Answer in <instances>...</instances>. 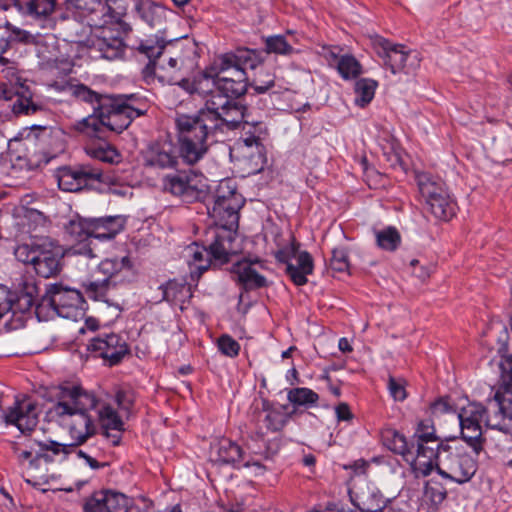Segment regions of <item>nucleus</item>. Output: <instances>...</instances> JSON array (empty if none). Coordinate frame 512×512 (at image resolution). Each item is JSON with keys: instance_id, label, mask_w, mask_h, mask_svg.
<instances>
[{"instance_id": "obj_39", "label": "nucleus", "mask_w": 512, "mask_h": 512, "mask_svg": "<svg viewBox=\"0 0 512 512\" xmlns=\"http://www.w3.org/2000/svg\"><path fill=\"white\" fill-rule=\"evenodd\" d=\"M447 496L446 488L438 481L429 480L426 482L423 493V501L436 510Z\"/></svg>"}, {"instance_id": "obj_12", "label": "nucleus", "mask_w": 512, "mask_h": 512, "mask_svg": "<svg viewBox=\"0 0 512 512\" xmlns=\"http://www.w3.org/2000/svg\"><path fill=\"white\" fill-rule=\"evenodd\" d=\"M84 298L77 289L53 284L36 304V315L40 320H48L57 315L66 319H77L84 310Z\"/></svg>"}, {"instance_id": "obj_57", "label": "nucleus", "mask_w": 512, "mask_h": 512, "mask_svg": "<svg viewBox=\"0 0 512 512\" xmlns=\"http://www.w3.org/2000/svg\"><path fill=\"white\" fill-rule=\"evenodd\" d=\"M338 348L343 353H350L353 350L349 340L345 337L339 339Z\"/></svg>"}, {"instance_id": "obj_13", "label": "nucleus", "mask_w": 512, "mask_h": 512, "mask_svg": "<svg viewBox=\"0 0 512 512\" xmlns=\"http://www.w3.org/2000/svg\"><path fill=\"white\" fill-rule=\"evenodd\" d=\"M417 184L421 197L435 218L447 221L455 215L456 203L442 181L428 173H419Z\"/></svg>"}, {"instance_id": "obj_40", "label": "nucleus", "mask_w": 512, "mask_h": 512, "mask_svg": "<svg viewBox=\"0 0 512 512\" xmlns=\"http://www.w3.org/2000/svg\"><path fill=\"white\" fill-rule=\"evenodd\" d=\"M287 400L294 406L312 407L319 400V395L312 389L297 387L288 390Z\"/></svg>"}, {"instance_id": "obj_32", "label": "nucleus", "mask_w": 512, "mask_h": 512, "mask_svg": "<svg viewBox=\"0 0 512 512\" xmlns=\"http://www.w3.org/2000/svg\"><path fill=\"white\" fill-rule=\"evenodd\" d=\"M243 449L227 438L217 440L211 445L210 459L220 464H229L239 468L244 458Z\"/></svg>"}, {"instance_id": "obj_37", "label": "nucleus", "mask_w": 512, "mask_h": 512, "mask_svg": "<svg viewBox=\"0 0 512 512\" xmlns=\"http://www.w3.org/2000/svg\"><path fill=\"white\" fill-rule=\"evenodd\" d=\"M64 229L72 240L82 242L91 237L90 218L81 217L79 214L71 215L64 224Z\"/></svg>"}, {"instance_id": "obj_48", "label": "nucleus", "mask_w": 512, "mask_h": 512, "mask_svg": "<svg viewBox=\"0 0 512 512\" xmlns=\"http://www.w3.org/2000/svg\"><path fill=\"white\" fill-rule=\"evenodd\" d=\"M405 380L402 378H395L390 376L388 379V390L391 397L395 401H404L407 398V392L405 389Z\"/></svg>"}, {"instance_id": "obj_29", "label": "nucleus", "mask_w": 512, "mask_h": 512, "mask_svg": "<svg viewBox=\"0 0 512 512\" xmlns=\"http://www.w3.org/2000/svg\"><path fill=\"white\" fill-rule=\"evenodd\" d=\"M105 130L110 131L105 125H101L97 135H86L90 139L86 143L84 150L93 159L110 164L118 163L120 161V154L115 147L105 140Z\"/></svg>"}, {"instance_id": "obj_6", "label": "nucleus", "mask_w": 512, "mask_h": 512, "mask_svg": "<svg viewBox=\"0 0 512 512\" xmlns=\"http://www.w3.org/2000/svg\"><path fill=\"white\" fill-rule=\"evenodd\" d=\"M71 94L93 108L91 115L74 124V129L84 135H97L101 125L121 133L148 110L147 99L139 94L103 95L84 84L72 86Z\"/></svg>"}, {"instance_id": "obj_4", "label": "nucleus", "mask_w": 512, "mask_h": 512, "mask_svg": "<svg viewBox=\"0 0 512 512\" xmlns=\"http://www.w3.org/2000/svg\"><path fill=\"white\" fill-rule=\"evenodd\" d=\"M75 11L63 22L65 39L89 50L92 58L116 60L124 56L125 44L108 23L116 18L102 0H72Z\"/></svg>"}, {"instance_id": "obj_27", "label": "nucleus", "mask_w": 512, "mask_h": 512, "mask_svg": "<svg viewBox=\"0 0 512 512\" xmlns=\"http://www.w3.org/2000/svg\"><path fill=\"white\" fill-rule=\"evenodd\" d=\"M255 265L263 267V262L259 258L242 259L232 265L231 273L246 291L268 286L267 279L257 271Z\"/></svg>"}, {"instance_id": "obj_54", "label": "nucleus", "mask_w": 512, "mask_h": 512, "mask_svg": "<svg viewBox=\"0 0 512 512\" xmlns=\"http://www.w3.org/2000/svg\"><path fill=\"white\" fill-rule=\"evenodd\" d=\"M336 417L339 421H348L352 419V413L346 403H340L335 408Z\"/></svg>"}, {"instance_id": "obj_43", "label": "nucleus", "mask_w": 512, "mask_h": 512, "mask_svg": "<svg viewBox=\"0 0 512 512\" xmlns=\"http://www.w3.org/2000/svg\"><path fill=\"white\" fill-rule=\"evenodd\" d=\"M255 70L257 71L250 85L258 95L265 94L275 86V76L265 70L262 63Z\"/></svg>"}, {"instance_id": "obj_21", "label": "nucleus", "mask_w": 512, "mask_h": 512, "mask_svg": "<svg viewBox=\"0 0 512 512\" xmlns=\"http://www.w3.org/2000/svg\"><path fill=\"white\" fill-rule=\"evenodd\" d=\"M178 147L171 140H160L151 143L143 152L144 165L158 169H173L178 164V159L183 157Z\"/></svg>"}, {"instance_id": "obj_23", "label": "nucleus", "mask_w": 512, "mask_h": 512, "mask_svg": "<svg viewBox=\"0 0 512 512\" xmlns=\"http://www.w3.org/2000/svg\"><path fill=\"white\" fill-rule=\"evenodd\" d=\"M192 69V63H187L181 54L172 55L166 51L159 59V82L162 84L186 87V76Z\"/></svg>"}, {"instance_id": "obj_26", "label": "nucleus", "mask_w": 512, "mask_h": 512, "mask_svg": "<svg viewBox=\"0 0 512 512\" xmlns=\"http://www.w3.org/2000/svg\"><path fill=\"white\" fill-rule=\"evenodd\" d=\"M128 506V498L119 492L101 490L86 499L84 512H122Z\"/></svg>"}, {"instance_id": "obj_38", "label": "nucleus", "mask_w": 512, "mask_h": 512, "mask_svg": "<svg viewBox=\"0 0 512 512\" xmlns=\"http://www.w3.org/2000/svg\"><path fill=\"white\" fill-rule=\"evenodd\" d=\"M264 43L265 50L261 51L263 58L264 52L267 54H276L281 56H290L297 52L292 43L287 40L285 35L268 36L265 38Z\"/></svg>"}, {"instance_id": "obj_35", "label": "nucleus", "mask_w": 512, "mask_h": 512, "mask_svg": "<svg viewBox=\"0 0 512 512\" xmlns=\"http://www.w3.org/2000/svg\"><path fill=\"white\" fill-rule=\"evenodd\" d=\"M16 8L22 14L35 19H46L55 8L54 0H17Z\"/></svg>"}, {"instance_id": "obj_45", "label": "nucleus", "mask_w": 512, "mask_h": 512, "mask_svg": "<svg viewBox=\"0 0 512 512\" xmlns=\"http://www.w3.org/2000/svg\"><path fill=\"white\" fill-rule=\"evenodd\" d=\"M376 240L378 246L382 249L387 251H394L399 246L401 237L395 228L388 227L382 231L377 232Z\"/></svg>"}, {"instance_id": "obj_7", "label": "nucleus", "mask_w": 512, "mask_h": 512, "mask_svg": "<svg viewBox=\"0 0 512 512\" xmlns=\"http://www.w3.org/2000/svg\"><path fill=\"white\" fill-rule=\"evenodd\" d=\"M383 441L389 450L401 455L411 465L417 476H428L436 468L440 449L446 444L439 440L435 428L426 421L419 423L410 439L390 430L383 436Z\"/></svg>"}, {"instance_id": "obj_51", "label": "nucleus", "mask_w": 512, "mask_h": 512, "mask_svg": "<svg viewBox=\"0 0 512 512\" xmlns=\"http://www.w3.org/2000/svg\"><path fill=\"white\" fill-rule=\"evenodd\" d=\"M142 77L147 84L159 81V60H150L142 69Z\"/></svg>"}, {"instance_id": "obj_10", "label": "nucleus", "mask_w": 512, "mask_h": 512, "mask_svg": "<svg viewBox=\"0 0 512 512\" xmlns=\"http://www.w3.org/2000/svg\"><path fill=\"white\" fill-rule=\"evenodd\" d=\"M221 55L232 56L234 63L225 74L218 76V94L226 99H237L245 94L248 87L246 69L254 70L263 63L262 52L249 48H237Z\"/></svg>"}, {"instance_id": "obj_19", "label": "nucleus", "mask_w": 512, "mask_h": 512, "mask_svg": "<svg viewBox=\"0 0 512 512\" xmlns=\"http://www.w3.org/2000/svg\"><path fill=\"white\" fill-rule=\"evenodd\" d=\"M131 267L130 259L127 256L121 258H108L101 261L98 265V271L102 273L105 278L101 281H91L86 285V292L88 296L96 301H103L108 305H114L111 302L110 296V278L122 271L124 268Z\"/></svg>"}, {"instance_id": "obj_36", "label": "nucleus", "mask_w": 512, "mask_h": 512, "mask_svg": "<svg viewBox=\"0 0 512 512\" xmlns=\"http://www.w3.org/2000/svg\"><path fill=\"white\" fill-rule=\"evenodd\" d=\"M288 421V415L280 408L269 407L268 403H264L263 412L259 415L258 428L260 431L276 432L281 430Z\"/></svg>"}, {"instance_id": "obj_11", "label": "nucleus", "mask_w": 512, "mask_h": 512, "mask_svg": "<svg viewBox=\"0 0 512 512\" xmlns=\"http://www.w3.org/2000/svg\"><path fill=\"white\" fill-rule=\"evenodd\" d=\"M478 455L474 454L467 443L447 442L440 449L439 462H436L437 472L446 479L464 484L471 480L478 469Z\"/></svg>"}, {"instance_id": "obj_33", "label": "nucleus", "mask_w": 512, "mask_h": 512, "mask_svg": "<svg viewBox=\"0 0 512 512\" xmlns=\"http://www.w3.org/2000/svg\"><path fill=\"white\" fill-rule=\"evenodd\" d=\"M294 261L286 266V274L295 285L303 286L308 281L307 276L313 273V259L307 251H302Z\"/></svg>"}, {"instance_id": "obj_34", "label": "nucleus", "mask_w": 512, "mask_h": 512, "mask_svg": "<svg viewBox=\"0 0 512 512\" xmlns=\"http://www.w3.org/2000/svg\"><path fill=\"white\" fill-rule=\"evenodd\" d=\"M329 60L335 63L338 73L344 80L355 79L363 73L362 65L351 54L338 55L331 50Z\"/></svg>"}, {"instance_id": "obj_63", "label": "nucleus", "mask_w": 512, "mask_h": 512, "mask_svg": "<svg viewBox=\"0 0 512 512\" xmlns=\"http://www.w3.org/2000/svg\"><path fill=\"white\" fill-rule=\"evenodd\" d=\"M79 253H82V251H78ZM83 254L87 255L90 258L94 257L93 251L91 248H84Z\"/></svg>"}, {"instance_id": "obj_25", "label": "nucleus", "mask_w": 512, "mask_h": 512, "mask_svg": "<svg viewBox=\"0 0 512 512\" xmlns=\"http://www.w3.org/2000/svg\"><path fill=\"white\" fill-rule=\"evenodd\" d=\"M96 397L92 392H90ZM96 399L95 408L90 411L91 417L94 419L97 428V420L104 429L105 436L111 439L113 445H118L121 440V432L123 430V422L118 413L107 404H100Z\"/></svg>"}, {"instance_id": "obj_58", "label": "nucleus", "mask_w": 512, "mask_h": 512, "mask_svg": "<svg viewBox=\"0 0 512 512\" xmlns=\"http://www.w3.org/2000/svg\"><path fill=\"white\" fill-rule=\"evenodd\" d=\"M17 0H0V9L6 11L11 7H16Z\"/></svg>"}, {"instance_id": "obj_2", "label": "nucleus", "mask_w": 512, "mask_h": 512, "mask_svg": "<svg viewBox=\"0 0 512 512\" xmlns=\"http://www.w3.org/2000/svg\"><path fill=\"white\" fill-rule=\"evenodd\" d=\"M244 202L232 179L219 182L212 205H207L208 215L213 220L205 235L207 246L194 242L183 251L192 280H198L213 261L224 264L229 261L230 255L237 252L234 241L239 226V210Z\"/></svg>"}, {"instance_id": "obj_50", "label": "nucleus", "mask_w": 512, "mask_h": 512, "mask_svg": "<svg viewBox=\"0 0 512 512\" xmlns=\"http://www.w3.org/2000/svg\"><path fill=\"white\" fill-rule=\"evenodd\" d=\"M115 401L120 410L130 413L134 404V395L130 390H118L115 394Z\"/></svg>"}, {"instance_id": "obj_53", "label": "nucleus", "mask_w": 512, "mask_h": 512, "mask_svg": "<svg viewBox=\"0 0 512 512\" xmlns=\"http://www.w3.org/2000/svg\"><path fill=\"white\" fill-rule=\"evenodd\" d=\"M241 466L252 469V472L254 473L255 476L262 475L266 471V467L260 462V460L256 459L246 460V458L244 457L243 462H241L240 464V467Z\"/></svg>"}, {"instance_id": "obj_15", "label": "nucleus", "mask_w": 512, "mask_h": 512, "mask_svg": "<svg viewBox=\"0 0 512 512\" xmlns=\"http://www.w3.org/2000/svg\"><path fill=\"white\" fill-rule=\"evenodd\" d=\"M377 55L383 59L384 65L390 69L393 74L414 72L421 62L419 52L407 50L401 44H394L389 40L380 38L376 41Z\"/></svg>"}, {"instance_id": "obj_46", "label": "nucleus", "mask_w": 512, "mask_h": 512, "mask_svg": "<svg viewBox=\"0 0 512 512\" xmlns=\"http://www.w3.org/2000/svg\"><path fill=\"white\" fill-rule=\"evenodd\" d=\"M219 351L228 357H236L240 351L239 343L230 335L224 334L217 341Z\"/></svg>"}, {"instance_id": "obj_52", "label": "nucleus", "mask_w": 512, "mask_h": 512, "mask_svg": "<svg viewBox=\"0 0 512 512\" xmlns=\"http://www.w3.org/2000/svg\"><path fill=\"white\" fill-rule=\"evenodd\" d=\"M430 409L432 414L436 416L454 412V408L448 398H439L431 404Z\"/></svg>"}, {"instance_id": "obj_44", "label": "nucleus", "mask_w": 512, "mask_h": 512, "mask_svg": "<svg viewBox=\"0 0 512 512\" xmlns=\"http://www.w3.org/2000/svg\"><path fill=\"white\" fill-rule=\"evenodd\" d=\"M162 289L163 300L183 302L191 297L190 287L177 281H169Z\"/></svg>"}, {"instance_id": "obj_14", "label": "nucleus", "mask_w": 512, "mask_h": 512, "mask_svg": "<svg viewBox=\"0 0 512 512\" xmlns=\"http://www.w3.org/2000/svg\"><path fill=\"white\" fill-rule=\"evenodd\" d=\"M163 191L184 202H194L205 198L207 185L202 174L192 171L169 173L162 179Z\"/></svg>"}, {"instance_id": "obj_18", "label": "nucleus", "mask_w": 512, "mask_h": 512, "mask_svg": "<svg viewBox=\"0 0 512 512\" xmlns=\"http://www.w3.org/2000/svg\"><path fill=\"white\" fill-rule=\"evenodd\" d=\"M348 492L351 503L360 512H383L390 502L380 489L366 478L357 480Z\"/></svg>"}, {"instance_id": "obj_22", "label": "nucleus", "mask_w": 512, "mask_h": 512, "mask_svg": "<svg viewBox=\"0 0 512 512\" xmlns=\"http://www.w3.org/2000/svg\"><path fill=\"white\" fill-rule=\"evenodd\" d=\"M88 350L115 365L128 353V346L116 333H100L89 341Z\"/></svg>"}, {"instance_id": "obj_59", "label": "nucleus", "mask_w": 512, "mask_h": 512, "mask_svg": "<svg viewBox=\"0 0 512 512\" xmlns=\"http://www.w3.org/2000/svg\"><path fill=\"white\" fill-rule=\"evenodd\" d=\"M315 462H316L315 457L311 454L306 455L303 458V463L305 466H313L315 464Z\"/></svg>"}, {"instance_id": "obj_55", "label": "nucleus", "mask_w": 512, "mask_h": 512, "mask_svg": "<svg viewBox=\"0 0 512 512\" xmlns=\"http://www.w3.org/2000/svg\"><path fill=\"white\" fill-rule=\"evenodd\" d=\"M77 455L79 458H82L90 468H92L94 470L99 469L105 465V464L99 463L95 458L91 457L89 454H87L83 450H77Z\"/></svg>"}, {"instance_id": "obj_5", "label": "nucleus", "mask_w": 512, "mask_h": 512, "mask_svg": "<svg viewBox=\"0 0 512 512\" xmlns=\"http://www.w3.org/2000/svg\"><path fill=\"white\" fill-rule=\"evenodd\" d=\"M500 376L493 398L486 405L472 402L458 413L463 440L480 454L483 449L482 427L512 435V358L507 357L499 363Z\"/></svg>"}, {"instance_id": "obj_17", "label": "nucleus", "mask_w": 512, "mask_h": 512, "mask_svg": "<svg viewBox=\"0 0 512 512\" xmlns=\"http://www.w3.org/2000/svg\"><path fill=\"white\" fill-rule=\"evenodd\" d=\"M234 58L227 55H218L203 71L198 73L192 82L188 81L186 87H183L190 93H197L201 96L218 94V76L225 74V71L232 67Z\"/></svg>"}, {"instance_id": "obj_41", "label": "nucleus", "mask_w": 512, "mask_h": 512, "mask_svg": "<svg viewBox=\"0 0 512 512\" xmlns=\"http://www.w3.org/2000/svg\"><path fill=\"white\" fill-rule=\"evenodd\" d=\"M377 82L372 79L363 78L355 84V104L359 107H365L369 104L375 95Z\"/></svg>"}, {"instance_id": "obj_30", "label": "nucleus", "mask_w": 512, "mask_h": 512, "mask_svg": "<svg viewBox=\"0 0 512 512\" xmlns=\"http://www.w3.org/2000/svg\"><path fill=\"white\" fill-rule=\"evenodd\" d=\"M242 126V134L236 142V148L241 152L250 149V155H262V140L267 134V128L262 121H244Z\"/></svg>"}, {"instance_id": "obj_28", "label": "nucleus", "mask_w": 512, "mask_h": 512, "mask_svg": "<svg viewBox=\"0 0 512 512\" xmlns=\"http://www.w3.org/2000/svg\"><path fill=\"white\" fill-rule=\"evenodd\" d=\"M135 19L150 28H159L166 21V7L153 0H132Z\"/></svg>"}, {"instance_id": "obj_9", "label": "nucleus", "mask_w": 512, "mask_h": 512, "mask_svg": "<svg viewBox=\"0 0 512 512\" xmlns=\"http://www.w3.org/2000/svg\"><path fill=\"white\" fill-rule=\"evenodd\" d=\"M14 256L19 262L32 266L38 276L50 278L61 271L64 250L49 238H31L16 245Z\"/></svg>"}, {"instance_id": "obj_3", "label": "nucleus", "mask_w": 512, "mask_h": 512, "mask_svg": "<svg viewBox=\"0 0 512 512\" xmlns=\"http://www.w3.org/2000/svg\"><path fill=\"white\" fill-rule=\"evenodd\" d=\"M247 108L221 95L208 98L195 114H178L175 118L183 162L198 163L207 154L216 135L233 130L248 121Z\"/></svg>"}, {"instance_id": "obj_42", "label": "nucleus", "mask_w": 512, "mask_h": 512, "mask_svg": "<svg viewBox=\"0 0 512 512\" xmlns=\"http://www.w3.org/2000/svg\"><path fill=\"white\" fill-rule=\"evenodd\" d=\"M135 48L139 53L145 55L149 61L159 60L166 52L165 42L157 38H147L141 40Z\"/></svg>"}, {"instance_id": "obj_56", "label": "nucleus", "mask_w": 512, "mask_h": 512, "mask_svg": "<svg viewBox=\"0 0 512 512\" xmlns=\"http://www.w3.org/2000/svg\"><path fill=\"white\" fill-rule=\"evenodd\" d=\"M25 217L28 220L35 221V222L44 221V215L41 212H39L37 210H33V209L27 211Z\"/></svg>"}, {"instance_id": "obj_47", "label": "nucleus", "mask_w": 512, "mask_h": 512, "mask_svg": "<svg viewBox=\"0 0 512 512\" xmlns=\"http://www.w3.org/2000/svg\"><path fill=\"white\" fill-rule=\"evenodd\" d=\"M302 251L299 250V244L295 241L290 242L288 245L279 249L275 257L277 261L288 266L291 262L297 259V255H300Z\"/></svg>"}, {"instance_id": "obj_31", "label": "nucleus", "mask_w": 512, "mask_h": 512, "mask_svg": "<svg viewBox=\"0 0 512 512\" xmlns=\"http://www.w3.org/2000/svg\"><path fill=\"white\" fill-rule=\"evenodd\" d=\"M126 225V217L122 215L90 218V235L92 238L106 241L114 239Z\"/></svg>"}, {"instance_id": "obj_8", "label": "nucleus", "mask_w": 512, "mask_h": 512, "mask_svg": "<svg viewBox=\"0 0 512 512\" xmlns=\"http://www.w3.org/2000/svg\"><path fill=\"white\" fill-rule=\"evenodd\" d=\"M9 23L0 26V64L5 66L4 72L9 78V83L0 84V98L5 101L6 107L11 109L15 116H29L42 113L45 106L36 101L30 87L25 84V80L17 74V67L14 62L5 58L3 54L7 52L15 37L20 31L9 30Z\"/></svg>"}, {"instance_id": "obj_16", "label": "nucleus", "mask_w": 512, "mask_h": 512, "mask_svg": "<svg viewBox=\"0 0 512 512\" xmlns=\"http://www.w3.org/2000/svg\"><path fill=\"white\" fill-rule=\"evenodd\" d=\"M39 288L36 280L32 277H22L14 294L7 293L0 289V318L12 311L15 313H26L37 302Z\"/></svg>"}, {"instance_id": "obj_49", "label": "nucleus", "mask_w": 512, "mask_h": 512, "mask_svg": "<svg viewBox=\"0 0 512 512\" xmlns=\"http://www.w3.org/2000/svg\"><path fill=\"white\" fill-rule=\"evenodd\" d=\"M331 268L337 272L347 271L349 268L348 253L345 249L337 248L332 252Z\"/></svg>"}, {"instance_id": "obj_64", "label": "nucleus", "mask_w": 512, "mask_h": 512, "mask_svg": "<svg viewBox=\"0 0 512 512\" xmlns=\"http://www.w3.org/2000/svg\"><path fill=\"white\" fill-rule=\"evenodd\" d=\"M330 391L337 397H339L341 394L340 388L338 387L331 386Z\"/></svg>"}, {"instance_id": "obj_62", "label": "nucleus", "mask_w": 512, "mask_h": 512, "mask_svg": "<svg viewBox=\"0 0 512 512\" xmlns=\"http://www.w3.org/2000/svg\"><path fill=\"white\" fill-rule=\"evenodd\" d=\"M295 350V347L291 346L287 350L282 352V358H289L291 357L292 352Z\"/></svg>"}, {"instance_id": "obj_1", "label": "nucleus", "mask_w": 512, "mask_h": 512, "mask_svg": "<svg viewBox=\"0 0 512 512\" xmlns=\"http://www.w3.org/2000/svg\"><path fill=\"white\" fill-rule=\"evenodd\" d=\"M56 401L46 412L48 421L64 429L73 440L63 444L53 440L39 442L29 450L16 449L18 461L29 470H38L51 463L63 462L76 447L96 434L90 411L96 399L81 385L66 382L57 388Z\"/></svg>"}, {"instance_id": "obj_24", "label": "nucleus", "mask_w": 512, "mask_h": 512, "mask_svg": "<svg viewBox=\"0 0 512 512\" xmlns=\"http://www.w3.org/2000/svg\"><path fill=\"white\" fill-rule=\"evenodd\" d=\"M37 403L30 397L17 399L5 413L6 423L15 425L22 433L32 431L38 424Z\"/></svg>"}, {"instance_id": "obj_60", "label": "nucleus", "mask_w": 512, "mask_h": 512, "mask_svg": "<svg viewBox=\"0 0 512 512\" xmlns=\"http://www.w3.org/2000/svg\"><path fill=\"white\" fill-rule=\"evenodd\" d=\"M290 378L297 383L299 382L298 372L294 367L288 371L287 379L290 381Z\"/></svg>"}, {"instance_id": "obj_61", "label": "nucleus", "mask_w": 512, "mask_h": 512, "mask_svg": "<svg viewBox=\"0 0 512 512\" xmlns=\"http://www.w3.org/2000/svg\"><path fill=\"white\" fill-rule=\"evenodd\" d=\"M171 1L176 7L182 8V7L186 6L190 0H171Z\"/></svg>"}, {"instance_id": "obj_20", "label": "nucleus", "mask_w": 512, "mask_h": 512, "mask_svg": "<svg viewBox=\"0 0 512 512\" xmlns=\"http://www.w3.org/2000/svg\"><path fill=\"white\" fill-rule=\"evenodd\" d=\"M58 186L66 192H77L83 188L101 181L102 171L88 165L64 166L57 170Z\"/></svg>"}]
</instances>
